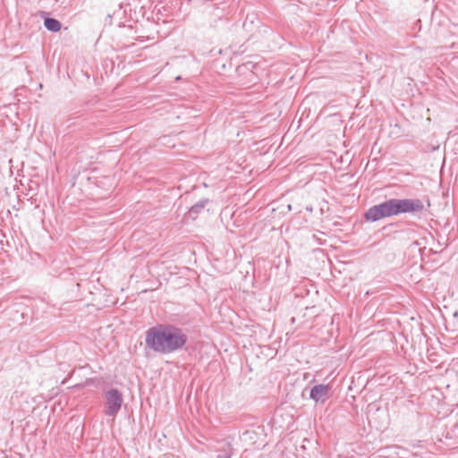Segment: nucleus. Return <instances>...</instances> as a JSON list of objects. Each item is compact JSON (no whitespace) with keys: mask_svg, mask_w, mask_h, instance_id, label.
<instances>
[{"mask_svg":"<svg viewBox=\"0 0 458 458\" xmlns=\"http://www.w3.org/2000/svg\"><path fill=\"white\" fill-rule=\"evenodd\" d=\"M188 336L183 330L173 325H158L148 328L145 343L155 352L168 354L182 349Z\"/></svg>","mask_w":458,"mask_h":458,"instance_id":"1","label":"nucleus"},{"mask_svg":"<svg viewBox=\"0 0 458 458\" xmlns=\"http://www.w3.org/2000/svg\"><path fill=\"white\" fill-rule=\"evenodd\" d=\"M424 210V204L419 199H389L370 207L364 214L368 222H377L383 218L401 214H419Z\"/></svg>","mask_w":458,"mask_h":458,"instance_id":"2","label":"nucleus"},{"mask_svg":"<svg viewBox=\"0 0 458 458\" xmlns=\"http://www.w3.org/2000/svg\"><path fill=\"white\" fill-rule=\"evenodd\" d=\"M106 409L105 413L107 416H114L121 409L123 403V394L115 388H112L105 393Z\"/></svg>","mask_w":458,"mask_h":458,"instance_id":"3","label":"nucleus"},{"mask_svg":"<svg viewBox=\"0 0 458 458\" xmlns=\"http://www.w3.org/2000/svg\"><path fill=\"white\" fill-rule=\"evenodd\" d=\"M330 386L329 385H316L310 392V397L315 403H325L329 397Z\"/></svg>","mask_w":458,"mask_h":458,"instance_id":"4","label":"nucleus"},{"mask_svg":"<svg viewBox=\"0 0 458 458\" xmlns=\"http://www.w3.org/2000/svg\"><path fill=\"white\" fill-rule=\"evenodd\" d=\"M39 16L44 21L45 28L50 32H58L62 28V23L55 19L48 16V13L45 11L39 13Z\"/></svg>","mask_w":458,"mask_h":458,"instance_id":"5","label":"nucleus"},{"mask_svg":"<svg viewBox=\"0 0 458 458\" xmlns=\"http://www.w3.org/2000/svg\"><path fill=\"white\" fill-rule=\"evenodd\" d=\"M209 202L208 199H202L189 209V216L195 219Z\"/></svg>","mask_w":458,"mask_h":458,"instance_id":"6","label":"nucleus"},{"mask_svg":"<svg viewBox=\"0 0 458 458\" xmlns=\"http://www.w3.org/2000/svg\"><path fill=\"white\" fill-rule=\"evenodd\" d=\"M216 458H231V454L225 451L223 454H217Z\"/></svg>","mask_w":458,"mask_h":458,"instance_id":"7","label":"nucleus"}]
</instances>
